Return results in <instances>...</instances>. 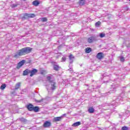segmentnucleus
I'll return each instance as SVG.
<instances>
[{
    "mask_svg": "<svg viewBox=\"0 0 130 130\" xmlns=\"http://www.w3.org/2000/svg\"><path fill=\"white\" fill-rule=\"evenodd\" d=\"M26 14H27V13H25L24 14V16L22 17V20H28V19H29L28 16L26 15Z\"/></svg>",
    "mask_w": 130,
    "mask_h": 130,
    "instance_id": "obj_22",
    "label": "nucleus"
},
{
    "mask_svg": "<svg viewBox=\"0 0 130 130\" xmlns=\"http://www.w3.org/2000/svg\"><path fill=\"white\" fill-rule=\"evenodd\" d=\"M18 6V5L17 4H13L12 6H11V7L12 8H16V7H17Z\"/></svg>",
    "mask_w": 130,
    "mask_h": 130,
    "instance_id": "obj_31",
    "label": "nucleus"
},
{
    "mask_svg": "<svg viewBox=\"0 0 130 130\" xmlns=\"http://www.w3.org/2000/svg\"><path fill=\"white\" fill-rule=\"evenodd\" d=\"M47 80L48 81L50 85V89L47 88V90L48 92V94L49 95H51V94H52V93L53 92V91L56 90V88H57V84H56L55 80H51V77H50V76H47Z\"/></svg>",
    "mask_w": 130,
    "mask_h": 130,
    "instance_id": "obj_1",
    "label": "nucleus"
},
{
    "mask_svg": "<svg viewBox=\"0 0 130 130\" xmlns=\"http://www.w3.org/2000/svg\"><path fill=\"white\" fill-rule=\"evenodd\" d=\"M21 87V82H18L15 85L14 90H18Z\"/></svg>",
    "mask_w": 130,
    "mask_h": 130,
    "instance_id": "obj_16",
    "label": "nucleus"
},
{
    "mask_svg": "<svg viewBox=\"0 0 130 130\" xmlns=\"http://www.w3.org/2000/svg\"><path fill=\"white\" fill-rule=\"evenodd\" d=\"M108 82H109V81H106L107 83H108Z\"/></svg>",
    "mask_w": 130,
    "mask_h": 130,
    "instance_id": "obj_37",
    "label": "nucleus"
},
{
    "mask_svg": "<svg viewBox=\"0 0 130 130\" xmlns=\"http://www.w3.org/2000/svg\"><path fill=\"white\" fill-rule=\"evenodd\" d=\"M32 48L29 47L23 48L19 50L17 52V54H15L14 55V57L17 58V57H19V56H22V55L28 54V53H30L31 51H32Z\"/></svg>",
    "mask_w": 130,
    "mask_h": 130,
    "instance_id": "obj_2",
    "label": "nucleus"
},
{
    "mask_svg": "<svg viewBox=\"0 0 130 130\" xmlns=\"http://www.w3.org/2000/svg\"><path fill=\"white\" fill-rule=\"evenodd\" d=\"M120 61H122V62H123L124 61V58L123 57H121L120 59Z\"/></svg>",
    "mask_w": 130,
    "mask_h": 130,
    "instance_id": "obj_30",
    "label": "nucleus"
},
{
    "mask_svg": "<svg viewBox=\"0 0 130 130\" xmlns=\"http://www.w3.org/2000/svg\"><path fill=\"white\" fill-rule=\"evenodd\" d=\"M74 59H75V57L73 54H70L69 56V60H70V63H73L74 62Z\"/></svg>",
    "mask_w": 130,
    "mask_h": 130,
    "instance_id": "obj_11",
    "label": "nucleus"
},
{
    "mask_svg": "<svg viewBox=\"0 0 130 130\" xmlns=\"http://www.w3.org/2000/svg\"><path fill=\"white\" fill-rule=\"evenodd\" d=\"M66 115V114H63L60 117H54L53 119V121L54 122H57L58 121H61V120L63 119V116Z\"/></svg>",
    "mask_w": 130,
    "mask_h": 130,
    "instance_id": "obj_4",
    "label": "nucleus"
},
{
    "mask_svg": "<svg viewBox=\"0 0 130 130\" xmlns=\"http://www.w3.org/2000/svg\"><path fill=\"white\" fill-rule=\"evenodd\" d=\"M119 101V98L116 99L115 102H118Z\"/></svg>",
    "mask_w": 130,
    "mask_h": 130,
    "instance_id": "obj_34",
    "label": "nucleus"
},
{
    "mask_svg": "<svg viewBox=\"0 0 130 130\" xmlns=\"http://www.w3.org/2000/svg\"><path fill=\"white\" fill-rule=\"evenodd\" d=\"M30 74V70L28 69H26L23 71V76H28V74Z\"/></svg>",
    "mask_w": 130,
    "mask_h": 130,
    "instance_id": "obj_12",
    "label": "nucleus"
},
{
    "mask_svg": "<svg viewBox=\"0 0 130 130\" xmlns=\"http://www.w3.org/2000/svg\"><path fill=\"white\" fill-rule=\"evenodd\" d=\"M91 51H92V49L90 47H88L85 49L86 53H90Z\"/></svg>",
    "mask_w": 130,
    "mask_h": 130,
    "instance_id": "obj_18",
    "label": "nucleus"
},
{
    "mask_svg": "<svg viewBox=\"0 0 130 130\" xmlns=\"http://www.w3.org/2000/svg\"><path fill=\"white\" fill-rule=\"evenodd\" d=\"M41 21H42V22H47L48 19L46 17H43L41 19Z\"/></svg>",
    "mask_w": 130,
    "mask_h": 130,
    "instance_id": "obj_24",
    "label": "nucleus"
},
{
    "mask_svg": "<svg viewBox=\"0 0 130 130\" xmlns=\"http://www.w3.org/2000/svg\"><path fill=\"white\" fill-rule=\"evenodd\" d=\"M101 24V22L100 21H98L95 23V25L96 27H99L100 26V24Z\"/></svg>",
    "mask_w": 130,
    "mask_h": 130,
    "instance_id": "obj_26",
    "label": "nucleus"
},
{
    "mask_svg": "<svg viewBox=\"0 0 130 130\" xmlns=\"http://www.w3.org/2000/svg\"><path fill=\"white\" fill-rule=\"evenodd\" d=\"M68 71H70L71 73H73V68H71L70 69L68 70Z\"/></svg>",
    "mask_w": 130,
    "mask_h": 130,
    "instance_id": "obj_33",
    "label": "nucleus"
},
{
    "mask_svg": "<svg viewBox=\"0 0 130 130\" xmlns=\"http://www.w3.org/2000/svg\"><path fill=\"white\" fill-rule=\"evenodd\" d=\"M85 3H86V1L85 0H80L79 1V5L80 6H84V5H85Z\"/></svg>",
    "mask_w": 130,
    "mask_h": 130,
    "instance_id": "obj_20",
    "label": "nucleus"
},
{
    "mask_svg": "<svg viewBox=\"0 0 130 130\" xmlns=\"http://www.w3.org/2000/svg\"><path fill=\"white\" fill-rule=\"evenodd\" d=\"M117 87H118V84L112 85L110 93H115L116 91V88H117Z\"/></svg>",
    "mask_w": 130,
    "mask_h": 130,
    "instance_id": "obj_5",
    "label": "nucleus"
},
{
    "mask_svg": "<svg viewBox=\"0 0 130 130\" xmlns=\"http://www.w3.org/2000/svg\"><path fill=\"white\" fill-rule=\"evenodd\" d=\"M59 66L58 65L54 64V70L57 72L59 70Z\"/></svg>",
    "mask_w": 130,
    "mask_h": 130,
    "instance_id": "obj_21",
    "label": "nucleus"
},
{
    "mask_svg": "<svg viewBox=\"0 0 130 130\" xmlns=\"http://www.w3.org/2000/svg\"><path fill=\"white\" fill-rule=\"evenodd\" d=\"M6 87H7V85H6V84H2L0 89H1V90H4L6 88Z\"/></svg>",
    "mask_w": 130,
    "mask_h": 130,
    "instance_id": "obj_23",
    "label": "nucleus"
},
{
    "mask_svg": "<svg viewBox=\"0 0 130 130\" xmlns=\"http://www.w3.org/2000/svg\"><path fill=\"white\" fill-rule=\"evenodd\" d=\"M43 100H44V99H42L41 100H35V101L37 103H41V102H43Z\"/></svg>",
    "mask_w": 130,
    "mask_h": 130,
    "instance_id": "obj_25",
    "label": "nucleus"
},
{
    "mask_svg": "<svg viewBox=\"0 0 130 130\" xmlns=\"http://www.w3.org/2000/svg\"><path fill=\"white\" fill-rule=\"evenodd\" d=\"M40 4V3L37 0L34 1L32 2L33 6H35V7H37V6H38Z\"/></svg>",
    "mask_w": 130,
    "mask_h": 130,
    "instance_id": "obj_15",
    "label": "nucleus"
},
{
    "mask_svg": "<svg viewBox=\"0 0 130 130\" xmlns=\"http://www.w3.org/2000/svg\"><path fill=\"white\" fill-rule=\"evenodd\" d=\"M24 63H25V60H22L20 61L17 64V69H20V68H21V67H22V66H23V64H24Z\"/></svg>",
    "mask_w": 130,
    "mask_h": 130,
    "instance_id": "obj_10",
    "label": "nucleus"
},
{
    "mask_svg": "<svg viewBox=\"0 0 130 130\" xmlns=\"http://www.w3.org/2000/svg\"><path fill=\"white\" fill-rule=\"evenodd\" d=\"M20 120V121H22V122H26V121H27V120L24 118H21Z\"/></svg>",
    "mask_w": 130,
    "mask_h": 130,
    "instance_id": "obj_27",
    "label": "nucleus"
},
{
    "mask_svg": "<svg viewBox=\"0 0 130 130\" xmlns=\"http://www.w3.org/2000/svg\"><path fill=\"white\" fill-rule=\"evenodd\" d=\"M51 126V122L49 121H46L43 124V127L45 128H48Z\"/></svg>",
    "mask_w": 130,
    "mask_h": 130,
    "instance_id": "obj_6",
    "label": "nucleus"
},
{
    "mask_svg": "<svg viewBox=\"0 0 130 130\" xmlns=\"http://www.w3.org/2000/svg\"><path fill=\"white\" fill-rule=\"evenodd\" d=\"M104 56H103V53L99 52L96 55V58H98V59H100V60H101V59L103 58Z\"/></svg>",
    "mask_w": 130,
    "mask_h": 130,
    "instance_id": "obj_9",
    "label": "nucleus"
},
{
    "mask_svg": "<svg viewBox=\"0 0 130 130\" xmlns=\"http://www.w3.org/2000/svg\"><path fill=\"white\" fill-rule=\"evenodd\" d=\"M75 80H76V78H73L72 79V81H75Z\"/></svg>",
    "mask_w": 130,
    "mask_h": 130,
    "instance_id": "obj_36",
    "label": "nucleus"
},
{
    "mask_svg": "<svg viewBox=\"0 0 130 130\" xmlns=\"http://www.w3.org/2000/svg\"><path fill=\"white\" fill-rule=\"evenodd\" d=\"M127 129H128V127L125 126H124L121 128V130H127Z\"/></svg>",
    "mask_w": 130,
    "mask_h": 130,
    "instance_id": "obj_29",
    "label": "nucleus"
},
{
    "mask_svg": "<svg viewBox=\"0 0 130 130\" xmlns=\"http://www.w3.org/2000/svg\"><path fill=\"white\" fill-rule=\"evenodd\" d=\"M67 59L66 58V57H62V58H61V60H62V61H66V60Z\"/></svg>",
    "mask_w": 130,
    "mask_h": 130,
    "instance_id": "obj_32",
    "label": "nucleus"
},
{
    "mask_svg": "<svg viewBox=\"0 0 130 130\" xmlns=\"http://www.w3.org/2000/svg\"><path fill=\"white\" fill-rule=\"evenodd\" d=\"M26 16L28 17V19H31V18H34L36 17L35 14H26Z\"/></svg>",
    "mask_w": 130,
    "mask_h": 130,
    "instance_id": "obj_14",
    "label": "nucleus"
},
{
    "mask_svg": "<svg viewBox=\"0 0 130 130\" xmlns=\"http://www.w3.org/2000/svg\"><path fill=\"white\" fill-rule=\"evenodd\" d=\"M40 109L38 106L34 107L33 111L35 112H38Z\"/></svg>",
    "mask_w": 130,
    "mask_h": 130,
    "instance_id": "obj_19",
    "label": "nucleus"
},
{
    "mask_svg": "<svg viewBox=\"0 0 130 130\" xmlns=\"http://www.w3.org/2000/svg\"><path fill=\"white\" fill-rule=\"evenodd\" d=\"M129 2H130V0H129Z\"/></svg>",
    "mask_w": 130,
    "mask_h": 130,
    "instance_id": "obj_38",
    "label": "nucleus"
},
{
    "mask_svg": "<svg viewBox=\"0 0 130 130\" xmlns=\"http://www.w3.org/2000/svg\"><path fill=\"white\" fill-rule=\"evenodd\" d=\"M26 108L28 109V111H33L34 106L32 104H29L26 105Z\"/></svg>",
    "mask_w": 130,
    "mask_h": 130,
    "instance_id": "obj_7",
    "label": "nucleus"
},
{
    "mask_svg": "<svg viewBox=\"0 0 130 130\" xmlns=\"http://www.w3.org/2000/svg\"><path fill=\"white\" fill-rule=\"evenodd\" d=\"M89 113H94L95 109L93 107H89L88 109Z\"/></svg>",
    "mask_w": 130,
    "mask_h": 130,
    "instance_id": "obj_13",
    "label": "nucleus"
},
{
    "mask_svg": "<svg viewBox=\"0 0 130 130\" xmlns=\"http://www.w3.org/2000/svg\"><path fill=\"white\" fill-rule=\"evenodd\" d=\"M79 125H81V122L80 121L76 122L72 124L73 127L79 126Z\"/></svg>",
    "mask_w": 130,
    "mask_h": 130,
    "instance_id": "obj_17",
    "label": "nucleus"
},
{
    "mask_svg": "<svg viewBox=\"0 0 130 130\" xmlns=\"http://www.w3.org/2000/svg\"><path fill=\"white\" fill-rule=\"evenodd\" d=\"M38 72V70H37V69H34L32 70H29V74H30V77H32L33 76H34V75H35Z\"/></svg>",
    "mask_w": 130,
    "mask_h": 130,
    "instance_id": "obj_8",
    "label": "nucleus"
},
{
    "mask_svg": "<svg viewBox=\"0 0 130 130\" xmlns=\"http://www.w3.org/2000/svg\"><path fill=\"white\" fill-rule=\"evenodd\" d=\"M100 37L101 38H103V37H105V34L103 33L100 34Z\"/></svg>",
    "mask_w": 130,
    "mask_h": 130,
    "instance_id": "obj_28",
    "label": "nucleus"
},
{
    "mask_svg": "<svg viewBox=\"0 0 130 130\" xmlns=\"http://www.w3.org/2000/svg\"><path fill=\"white\" fill-rule=\"evenodd\" d=\"M119 117H120V118H121V117H122V116H121V115L119 114Z\"/></svg>",
    "mask_w": 130,
    "mask_h": 130,
    "instance_id": "obj_35",
    "label": "nucleus"
},
{
    "mask_svg": "<svg viewBox=\"0 0 130 130\" xmlns=\"http://www.w3.org/2000/svg\"><path fill=\"white\" fill-rule=\"evenodd\" d=\"M99 36L96 35L91 36L87 39V42L88 43H93V42L98 41L99 40Z\"/></svg>",
    "mask_w": 130,
    "mask_h": 130,
    "instance_id": "obj_3",
    "label": "nucleus"
}]
</instances>
